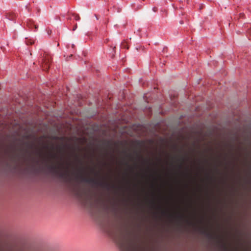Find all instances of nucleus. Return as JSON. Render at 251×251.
Wrapping results in <instances>:
<instances>
[{"mask_svg": "<svg viewBox=\"0 0 251 251\" xmlns=\"http://www.w3.org/2000/svg\"><path fill=\"white\" fill-rule=\"evenodd\" d=\"M203 157H195L188 155L167 154L164 157L156 156L154 158L144 157L140 155L133 157L129 154L120 160L121 164L127 166L131 164L134 167H162L163 168L180 169L187 166H196L206 161Z\"/></svg>", "mask_w": 251, "mask_h": 251, "instance_id": "nucleus-1", "label": "nucleus"}, {"mask_svg": "<svg viewBox=\"0 0 251 251\" xmlns=\"http://www.w3.org/2000/svg\"><path fill=\"white\" fill-rule=\"evenodd\" d=\"M26 23L27 25L30 28H31L32 25L35 27V29H37L38 27V26L36 25H35L32 21H31L30 20H28Z\"/></svg>", "mask_w": 251, "mask_h": 251, "instance_id": "nucleus-2", "label": "nucleus"}, {"mask_svg": "<svg viewBox=\"0 0 251 251\" xmlns=\"http://www.w3.org/2000/svg\"><path fill=\"white\" fill-rule=\"evenodd\" d=\"M74 159H75V161L77 163H79L81 162L80 157L77 155H75Z\"/></svg>", "mask_w": 251, "mask_h": 251, "instance_id": "nucleus-3", "label": "nucleus"}, {"mask_svg": "<svg viewBox=\"0 0 251 251\" xmlns=\"http://www.w3.org/2000/svg\"><path fill=\"white\" fill-rule=\"evenodd\" d=\"M44 65H42V67L43 68V70H46L48 68H49V65L48 64V63H47L46 62V60H44Z\"/></svg>", "mask_w": 251, "mask_h": 251, "instance_id": "nucleus-4", "label": "nucleus"}, {"mask_svg": "<svg viewBox=\"0 0 251 251\" xmlns=\"http://www.w3.org/2000/svg\"><path fill=\"white\" fill-rule=\"evenodd\" d=\"M72 16L74 17V18L76 21H79L80 20V17H79V16L78 15H76V14H72Z\"/></svg>", "mask_w": 251, "mask_h": 251, "instance_id": "nucleus-5", "label": "nucleus"}, {"mask_svg": "<svg viewBox=\"0 0 251 251\" xmlns=\"http://www.w3.org/2000/svg\"><path fill=\"white\" fill-rule=\"evenodd\" d=\"M77 24H75V25L74 26V27L73 28V30L75 31L77 28Z\"/></svg>", "mask_w": 251, "mask_h": 251, "instance_id": "nucleus-6", "label": "nucleus"}, {"mask_svg": "<svg viewBox=\"0 0 251 251\" xmlns=\"http://www.w3.org/2000/svg\"><path fill=\"white\" fill-rule=\"evenodd\" d=\"M113 160H114L115 159L117 160V158H115L114 157H113Z\"/></svg>", "mask_w": 251, "mask_h": 251, "instance_id": "nucleus-7", "label": "nucleus"}, {"mask_svg": "<svg viewBox=\"0 0 251 251\" xmlns=\"http://www.w3.org/2000/svg\"><path fill=\"white\" fill-rule=\"evenodd\" d=\"M154 173H155L156 172H153ZM165 173H168L167 172H166Z\"/></svg>", "mask_w": 251, "mask_h": 251, "instance_id": "nucleus-8", "label": "nucleus"}, {"mask_svg": "<svg viewBox=\"0 0 251 251\" xmlns=\"http://www.w3.org/2000/svg\"><path fill=\"white\" fill-rule=\"evenodd\" d=\"M93 173H95V172H93Z\"/></svg>", "mask_w": 251, "mask_h": 251, "instance_id": "nucleus-9", "label": "nucleus"}]
</instances>
